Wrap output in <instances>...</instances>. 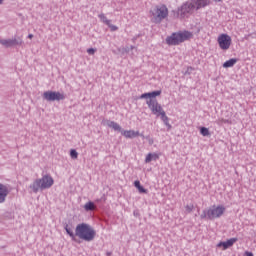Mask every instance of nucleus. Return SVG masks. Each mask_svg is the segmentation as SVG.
<instances>
[{
    "mask_svg": "<svg viewBox=\"0 0 256 256\" xmlns=\"http://www.w3.org/2000/svg\"><path fill=\"white\" fill-rule=\"evenodd\" d=\"M67 235L71 237L72 241H75L76 243H81V241H77V237H79L82 241L91 242L95 239L97 236V232L91 225L87 223H80L76 226L75 233L73 232V229L69 227V224H66L64 227Z\"/></svg>",
    "mask_w": 256,
    "mask_h": 256,
    "instance_id": "1",
    "label": "nucleus"
},
{
    "mask_svg": "<svg viewBox=\"0 0 256 256\" xmlns=\"http://www.w3.org/2000/svg\"><path fill=\"white\" fill-rule=\"evenodd\" d=\"M211 3L210 0H188L178 8L177 17H189V15H193L195 11H199V9H203L207 7Z\"/></svg>",
    "mask_w": 256,
    "mask_h": 256,
    "instance_id": "2",
    "label": "nucleus"
},
{
    "mask_svg": "<svg viewBox=\"0 0 256 256\" xmlns=\"http://www.w3.org/2000/svg\"><path fill=\"white\" fill-rule=\"evenodd\" d=\"M55 181L51 175L46 174L42 178H38L30 184L29 189L32 193H39V191H45V189H51Z\"/></svg>",
    "mask_w": 256,
    "mask_h": 256,
    "instance_id": "3",
    "label": "nucleus"
},
{
    "mask_svg": "<svg viewBox=\"0 0 256 256\" xmlns=\"http://www.w3.org/2000/svg\"><path fill=\"white\" fill-rule=\"evenodd\" d=\"M152 15L151 22L156 25L161 23L163 19H167L169 16V9L165 5H157L152 10H150Z\"/></svg>",
    "mask_w": 256,
    "mask_h": 256,
    "instance_id": "4",
    "label": "nucleus"
},
{
    "mask_svg": "<svg viewBox=\"0 0 256 256\" xmlns=\"http://www.w3.org/2000/svg\"><path fill=\"white\" fill-rule=\"evenodd\" d=\"M191 37H193V34L189 31L175 32L166 38V43L167 45H179L180 43L191 39Z\"/></svg>",
    "mask_w": 256,
    "mask_h": 256,
    "instance_id": "5",
    "label": "nucleus"
},
{
    "mask_svg": "<svg viewBox=\"0 0 256 256\" xmlns=\"http://www.w3.org/2000/svg\"><path fill=\"white\" fill-rule=\"evenodd\" d=\"M146 103L153 115L159 117L162 113H165V110H163V107L159 104L157 99H149Z\"/></svg>",
    "mask_w": 256,
    "mask_h": 256,
    "instance_id": "6",
    "label": "nucleus"
},
{
    "mask_svg": "<svg viewBox=\"0 0 256 256\" xmlns=\"http://www.w3.org/2000/svg\"><path fill=\"white\" fill-rule=\"evenodd\" d=\"M45 101H64L65 94L57 91H46L43 93Z\"/></svg>",
    "mask_w": 256,
    "mask_h": 256,
    "instance_id": "7",
    "label": "nucleus"
},
{
    "mask_svg": "<svg viewBox=\"0 0 256 256\" xmlns=\"http://www.w3.org/2000/svg\"><path fill=\"white\" fill-rule=\"evenodd\" d=\"M225 213V208L223 206H212L208 209V219L213 221V219H219Z\"/></svg>",
    "mask_w": 256,
    "mask_h": 256,
    "instance_id": "8",
    "label": "nucleus"
},
{
    "mask_svg": "<svg viewBox=\"0 0 256 256\" xmlns=\"http://www.w3.org/2000/svg\"><path fill=\"white\" fill-rule=\"evenodd\" d=\"M0 45H3L6 48L17 47V45H23V39H21V37L12 39H0Z\"/></svg>",
    "mask_w": 256,
    "mask_h": 256,
    "instance_id": "9",
    "label": "nucleus"
},
{
    "mask_svg": "<svg viewBox=\"0 0 256 256\" xmlns=\"http://www.w3.org/2000/svg\"><path fill=\"white\" fill-rule=\"evenodd\" d=\"M218 44L220 49H223V51H227V49L231 47V36L227 34H221L218 37Z\"/></svg>",
    "mask_w": 256,
    "mask_h": 256,
    "instance_id": "10",
    "label": "nucleus"
},
{
    "mask_svg": "<svg viewBox=\"0 0 256 256\" xmlns=\"http://www.w3.org/2000/svg\"><path fill=\"white\" fill-rule=\"evenodd\" d=\"M7 195H9V188L4 184L0 183V203H5L7 199Z\"/></svg>",
    "mask_w": 256,
    "mask_h": 256,
    "instance_id": "11",
    "label": "nucleus"
},
{
    "mask_svg": "<svg viewBox=\"0 0 256 256\" xmlns=\"http://www.w3.org/2000/svg\"><path fill=\"white\" fill-rule=\"evenodd\" d=\"M234 243H237V238H231L225 242H220L217 244V247H223V249H229V247H233Z\"/></svg>",
    "mask_w": 256,
    "mask_h": 256,
    "instance_id": "12",
    "label": "nucleus"
},
{
    "mask_svg": "<svg viewBox=\"0 0 256 256\" xmlns=\"http://www.w3.org/2000/svg\"><path fill=\"white\" fill-rule=\"evenodd\" d=\"M122 135L126 137V139H134V137H139V131L124 130L122 131Z\"/></svg>",
    "mask_w": 256,
    "mask_h": 256,
    "instance_id": "13",
    "label": "nucleus"
},
{
    "mask_svg": "<svg viewBox=\"0 0 256 256\" xmlns=\"http://www.w3.org/2000/svg\"><path fill=\"white\" fill-rule=\"evenodd\" d=\"M106 125L108 127H110L111 129H114V131H119V132L122 131L121 125L117 124V122H115V121L108 120V121H106Z\"/></svg>",
    "mask_w": 256,
    "mask_h": 256,
    "instance_id": "14",
    "label": "nucleus"
},
{
    "mask_svg": "<svg viewBox=\"0 0 256 256\" xmlns=\"http://www.w3.org/2000/svg\"><path fill=\"white\" fill-rule=\"evenodd\" d=\"M161 121H163L164 125L168 127V131L171 130L172 126L169 124V117H167V113H162L160 116Z\"/></svg>",
    "mask_w": 256,
    "mask_h": 256,
    "instance_id": "15",
    "label": "nucleus"
},
{
    "mask_svg": "<svg viewBox=\"0 0 256 256\" xmlns=\"http://www.w3.org/2000/svg\"><path fill=\"white\" fill-rule=\"evenodd\" d=\"M159 159V155L155 153H149L146 156L145 163H151V161H157Z\"/></svg>",
    "mask_w": 256,
    "mask_h": 256,
    "instance_id": "16",
    "label": "nucleus"
},
{
    "mask_svg": "<svg viewBox=\"0 0 256 256\" xmlns=\"http://www.w3.org/2000/svg\"><path fill=\"white\" fill-rule=\"evenodd\" d=\"M237 63V58H231L230 60L224 62V69H229V67H233Z\"/></svg>",
    "mask_w": 256,
    "mask_h": 256,
    "instance_id": "17",
    "label": "nucleus"
},
{
    "mask_svg": "<svg viewBox=\"0 0 256 256\" xmlns=\"http://www.w3.org/2000/svg\"><path fill=\"white\" fill-rule=\"evenodd\" d=\"M134 186L136 187V189H138L139 193H148L147 189L141 186V182L139 180H136L134 182Z\"/></svg>",
    "mask_w": 256,
    "mask_h": 256,
    "instance_id": "18",
    "label": "nucleus"
},
{
    "mask_svg": "<svg viewBox=\"0 0 256 256\" xmlns=\"http://www.w3.org/2000/svg\"><path fill=\"white\" fill-rule=\"evenodd\" d=\"M95 209H96L95 203L92 201H89L84 205L85 211H95Z\"/></svg>",
    "mask_w": 256,
    "mask_h": 256,
    "instance_id": "19",
    "label": "nucleus"
},
{
    "mask_svg": "<svg viewBox=\"0 0 256 256\" xmlns=\"http://www.w3.org/2000/svg\"><path fill=\"white\" fill-rule=\"evenodd\" d=\"M200 133L203 137H209V135H211V132H209V128L207 127H201Z\"/></svg>",
    "mask_w": 256,
    "mask_h": 256,
    "instance_id": "20",
    "label": "nucleus"
},
{
    "mask_svg": "<svg viewBox=\"0 0 256 256\" xmlns=\"http://www.w3.org/2000/svg\"><path fill=\"white\" fill-rule=\"evenodd\" d=\"M149 95H150V99H155V97H159V95H161V90L149 92Z\"/></svg>",
    "mask_w": 256,
    "mask_h": 256,
    "instance_id": "21",
    "label": "nucleus"
},
{
    "mask_svg": "<svg viewBox=\"0 0 256 256\" xmlns=\"http://www.w3.org/2000/svg\"><path fill=\"white\" fill-rule=\"evenodd\" d=\"M99 19H101V21H103V23H106L107 25L111 23V20L107 19V16L105 14H100Z\"/></svg>",
    "mask_w": 256,
    "mask_h": 256,
    "instance_id": "22",
    "label": "nucleus"
},
{
    "mask_svg": "<svg viewBox=\"0 0 256 256\" xmlns=\"http://www.w3.org/2000/svg\"><path fill=\"white\" fill-rule=\"evenodd\" d=\"M70 157H71V159H77L79 157V153H77V150L72 149L70 151Z\"/></svg>",
    "mask_w": 256,
    "mask_h": 256,
    "instance_id": "23",
    "label": "nucleus"
},
{
    "mask_svg": "<svg viewBox=\"0 0 256 256\" xmlns=\"http://www.w3.org/2000/svg\"><path fill=\"white\" fill-rule=\"evenodd\" d=\"M201 219H209V209L203 210L202 214L200 215Z\"/></svg>",
    "mask_w": 256,
    "mask_h": 256,
    "instance_id": "24",
    "label": "nucleus"
},
{
    "mask_svg": "<svg viewBox=\"0 0 256 256\" xmlns=\"http://www.w3.org/2000/svg\"><path fill=\"white\" fill-rule=\"evenodd\" d=\"M216 123H217V125H223V123H231V121H229V120H227V119L221 118V119H218V120L216 121Z\"/></svg>",
    "mask_w": 256,
    "mask_h": 256,
    "instance_id": "25",
    "label": "nucleus"
},
{
    "mask_svg": "<svg viewBox=\"0 0 256 256\" xmlns=\"http://www.w3.org/2000/svg\"><path fill=\"white\" fill-rule=\"evenodd\" d=\"M187 213H191V211H193V209H195V206L193 204H188L185 207Z\"/></svg>",
    "mask_w": 256,
    "mask_h": 256,
    "instance_id": "26",
    "label": "nucleus"
},
{
    "mask_svg": "<svg viewBox=\"0 0 256 256\" xmlns=\"http://www.w3.org/2000/svg\"><path fill=\"white\" fill-rule=\"evenodd\" d=\"M138 99H151V96H150V94L148 92V93H144V94L140 95L138 97Z\"/></svg>",
    "mask_w": 256,
    "mask_h": 256,
    "instance_id": "27",
    "label": "nucleus"
},
{
    "mask_svg": "<svg viewBox=\"0 0 256 256\" xmlns=\"http://www.w3.org/2000/svg\"><path fill=\"white\" fill-rule=\"evenodd\" d=\"M96 52H97V49H95V48H89V49H87L88 55H95Z\"/></svg>",
    "mask_w": 256,
    "mask_h": 256,
    "instance_id": "28",
    "label": "nucleus"
},
{
    "mask_svg": "<svg viewBox=\"0 0 256 256\" xmlns=\"http://www.w3.org/2000/svg\"><path fill=\"white\" fill-rule=\"evenodd\" d=\"M108 27L110 28L111 31H117V29H119L117 26L111 24V22L108 24Z\"/></svg>",
    "mask_w": 256,
    "mask_h": 256,
    "instance_id": "29",
    "label": "nucleus"
},
{
    "mask_svg": "<svg viewBox=\"0 0 256 256\" xmlns=\"http://www.w3.org/2000/svg\"><path fill=\"white\" fill-rule=\"evenodd\" d=\"M146 140L148 141L149 145H153L154 140L151 138V136H146Z\"/></svg>",
    "mask_w": 256,
    "mask_h": 256,
    "instance_id": "30",
    "label": "nucleus"
},
{
    "mask_svg": "<svg viewBox=\"0 0 256 256\" xmlns=\"http://www.w3.org/2000/svg\"><path fill=\"white\" fill-rule=\"evenodd\" d=\"M244 256H253V254H252V252L246 251V252L244 253Z\"/></svg>",
    "mask_w": 256,
    "mask_h": 256,
    "instance_id": "31",
    "label": "nucleus"
},
{
    "mask_svg": "<svg viewBox=\"0 0 256 256\" xmlns=\"http://www.w3.org/2000/svg\"><path fill=\"white\" fill-rule=\"evenodd\" d=\"M124 52H125V53H129V47L124 48Z\"/></svg>",
    "mask_w": 256,
    "mask_h": 256,
    "instance_id": "32",
    "label": "nucleus"
},
{
    "mask_svg": "<svg viewBox=\"0 0 256 256\" xmlns=\"http://www.w3.org/2000/svg\"><path fill=\"white\" fill-rule=\"evenodd\" d=\"M28 39H33V34H29Z\"/></svg>",
    "mask_w": 256,
    "mask_h": 256,
    "instance_id": "33",
    "label": "nucleus"
},
{
    "mask_svg": "<svg viewBox=\"0 0 256 256\" xmlns=\"http://www.w3.org/2000/svg\"><path fill=\"white\" fill-rule=\"evenodd\" d=\"M140 137H142V139H146L147 136L143 135V134H139Z\"/></svg>",
    "mask_w": 256,
    "mask_h": 256,
    "instance_id": "34",
    "label": "nucleus"
},
{
    "mask_svg": "<svg viewBox=\"0 0 256 256\" xmlns=\"http://www.w3.org/2000/svg\"><path fill=\"white\" fill-rule=\"evenodd\" d=\"M214 1H216V3H221V1H223V0H214Z\"/></svg>",
    "mask_w": 256,
    "mask_h": 256,
    "instance_id": "35",
    "label": "nucleus"
},
{
    "mask_svg": "<svg viewBox=\"0 0 256 256\" xmlns=\"http://www.w3.org/2000/svg\"><path fill=\"white\" fill-rule=\"evenodd\" d=\"M3 1H5V0H0V5H3Z\"/></svg>",
    "mask_w": 256,
    "mask_h": 256,
    "instance_id": "36",
    "label": "nucleus"
},
{
    "mask_svg": "<svg viewBox=\"0 0 256 256\" xmlns=\"http://www.w3.org/2000/svg\"><path fill=\"white\" fill-rule=\"evenodd\" d=\"M131 50L135 49V46L130 47Z\"/></svg>",
    "mask_w": 256,
    "mask_h": 256,
    "instance_id": "37",
    "label": "nucleus"
},
{
    "mask_svg": "<svg viewBox=\"0 0 256 256\" xmlns=\"http://www.w3.org/2000/svg\"><path fill=\"white\" fill-rule=\"evenodd\" d=\"M107 256H111V252H108V253H107Z\"/></svg>",
    "mask_w": 256,
    "mask_h": 256,
    "instance_id": "38",
    "label": "nucleus"
}]
</instances>
